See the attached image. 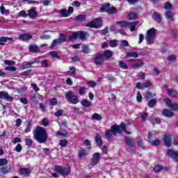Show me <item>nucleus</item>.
I'll list each match as a JSON object with an SVG mask.
<instances>
[{
    "label": "nucleus",
    "instance_id": "f257e3e1",
    "mask_svg": "<svg viewBox=\"0 0 178 178\" xmlns=\"http://www.w3.org/2000/svg\"><path fill=\"white\" fill-rule=\"evenodd\" d=\"M126 134H130V131H127L126 124L122 122L120 124H113L111 127V129H108L105 132V138L106 140H111L112 136H116V134H122L123 133Z\"/></svg>",
    "mask_w": 178,
    "mask_h": 178
},
{
    "label": "nucleus",
    "instance_id": "f03ea898",
    "mask_svg": "<svg viewBox=\"0 0 178 178\" xmlns=\"http://www.w3.org/2000/svg\"><path fill=\"white\" fill-rule=\"evenodd\" d=\"M33 138L39 143V144H44L48 140V134L45 128L37 126L33 131Z\"/></svg>",
    "mask_w": 178,
    "mask_h": 178
},
{
    "label": "nucleus",
    "instance_id": "7ed1b4c3",
    "mask_svg": "<svg viewBox=\"0 0 178 178\" xmlns=\"http://www.w3.org/2000/svg\"><path fill=\"white\" fill-rule=\"evenodd\" d=\"M54 172H56V173L65 177L72 173V168H70V165H54Z\"/></svg>",
    "mask_w": 178,
    "mask_h": 178
},
{
    "label": "nucleus",
    "instance_id": "20e7f679",
    "mask_svg": "<svg viewBox=\"0 0 178 178\" xmlns=\"http://www.w3.org/2000/svg\"><path fill=\"white\" fill-rule=\"evenodd\" d=\"M88 32H86L84 31H79L72 33V34L68 38V40L74 41V40H76V38L84 40H87V36L88 37Z\"/></svg>",
    "mask_w": 178,
    "mask_h": 178
},
{
    "label": "nucleus",
    "instance_id": "39448f33",
    "mask_svg": "<svg viewBox=\"0 0 178 178\" xmlns=\"http://www.w3.org/2000/svg\"><path fill=\"white\" fill-rule=\"evenodd\" d=\"M99 10L102 13H108V15L118 13V8L116 7H111V3H109L102 5Z\"/></svg>",
    "mask_w": 178,
    "mask_h": 178
},
{
    "label": "nucleus",
    "instance_id": "423d86ee",
    "mask_svg": "<svg viewBox=\"0 0 178 178\" xmlns=\"http://www.w3.org/2000/svg\"><path fill=\"white\" fill-rule=\"evenodd\" d=\"M65 99L69 102L70 104H72V105H76V104H79V97L77 95H73V91L68 90L65 95Z\"/></svg>",
    "mask_w": 178,
    "mask_h": 178
},
{
    "label": "nucleus",
    "instance_id": "0eeeda50",
    "mask_svg": "<svg viewBox=\"0 0 178 178\" xmlns=\"http://www.w3.org/2000/svg\"><path fill=\"white\" fill-rule=\"evenodd\" d=\"M59 38L58 39H55L51 42L50 49H54L56 45H59V44H62V42H66L67 37L66 35L63 33L59 34Z\"/></svg>",
    "mask_w": 178,
    "mask_h": 178
},
{
    "label": "nucleus",
    "instance_id": "6e6552de",
    "mask_svg": "<svg viewBox=\"0 0 178 178\" xmlns=\"http://www.w3.org/2000/svg\"><path fill=\"white\" fill-rule=\"evenodd\" d=\"M155 29L152 28L147 32L146 41L149 45L154 44V40H155Z\"/></svg>",
    "mask_w": 178,
    "mask_h": 178
},
{
    "label": "nucleus",
    "instance_id": "1a4fd4ad",
    "mask_svg": "<svg viewBox=\"0 0 178 178\" xmlns=\"http://www.w3.org/2000/svg\"><path fill=\"white\" fill-rule=\"evenodd\" d=\"M102 18H97L88 22L87 27H90V29H101V27H102Z\"/></svg>",
    "mask_w": 178,
    "mask_h": 178
},
{
    "label": "nucleus",
    "instance_id": "9d476101",
    "mask_svg": "<svg viewBox=\"0 0 178 178\" xmlns=\"http://www.w3.org/2000/svg\"><path fill=\"white\" fill-rule=\"evenodd\" d=\"M167 155H168L169 158H171L174 162H178V150L175 151L173 149H168L167 150Z\"/></svg>",
    "mask_w": 178,
    "mask_h": 178
},
{
    "label": "nucleus",
    "instance_id": "9b49d317",
    "mask_svg": "<svg viewBox=\"0 0 178 178\" xmlns=\"http://www.w3.org/2000/svg\"><path fill=\"white\" fill-rule=\"evenodd\" d=\"M100 161H101V154H99V152L95 153L90 161L91 166H97V165L99 163Z\"/></svg>",
    "mask_w": 178,
    "mask_h": 178
},
{
    "label": "nucleus",
    "instance_id": "f8f14e48",
    "mask_svg": "<svg viewBox=\"0 0 178 178\" xmlns=\"http://www.w3.org/2000/svg\"><path fill=\"white\" fill-rule=\"evenodd\" d=\"M163 141L165 147H167V148H170V147H172V134H166L164 135Z\"/></svg>",
    "mask_w": 178,
    "mask_h": 178
},
{
    "label": "nucleus",
    "instance_id": "ddd939ff",
    "mask_svg": "<svg viewBox=\"0 0 178 178\" xmlns=\"http://www.w3.org/2000/svg\"><path fill=\"white\" fill-rule=\"evenodd\" d=\"M104 60H105V57H104V55L98 54L94 58V63L97 66H101L102 65H104Z\"/></svg>",
    "mask_w": 178,
    "mask_h": 178
},
{
    "label": "nucleus",
    "instance_id": "4468645a",
    "mask_svg": "<svg viewBox=\"0 0 178 178\" xmlns=\"http://www.w3.org/2000/svg\"><path fill=\"white\" fill-rule=\"evenodd\" d=\"M0 99H5L6 101L12 102V101H13V97L12 96L9 95V93L6 91H1L0 92Z\"/></svg>",
    "mask_w": 178,
    "mask_h": 178
},
{
    "label": "nucleus",
    "instance_id": "2eb2a0df",
    "mask_svg": "<svg viewBox=\"0 0 178 178\" xmlns=\"http://www.w3.org/2000/svg\"><path fill=\"white\" fill-rule=\"evenodd\" d=\"M165 87L169 97H171V98H177V90L169 88L168 85H165Z\"/></svg>",
    "mask_w": 178,
    "mask_h": 178
},
{
    "label": "nucleus",
    "instance_id": "dca6fc26",
    "mask_svg": "<svg viewBox=\"0 0 178 178\" xmlns=\"http://www.w3.org/2000/svg\"><path fill=\"white\" fill-rule=\"evenodd\" d=\"M165 103L168 108H171L173 111H178V104L172 103V100L170 99H165Z\"/></svg>",
    "mask_w": 178,
    "mask_h": 178
},
{
    "label": "nucleus",
    "instance_id": "f3484780",
    "mask_svg": "<svg viewBox=\"0 0 178 178\" xmlns=\"http://www.w3.org/2000/svg\"><path fill=\"white\" fill-rule=\"evenodd\" d=\"M19 38L22 41H29V40H31V38H33V35L30 33H24L19 35Z\"/></svg>",
    "mask_w": 178,
    "mask_h": 178
},
{
    "label": "nucleus",
    "instance_id": "a211bd4d",
    "mask_svg": "<svg viewBox=\"0 0 178 178\" xmlns=\"http://www.w3.org/2000/svg\"><path fill=\"white\" fill-rule=\"evenodd\" d=\"M161 115L165 118H172L175 116V113L169 111L168 109L164 108L162 111Z\"/></svg>",
    "mask_w": 178,
    "mask_h": 178
},
{
    "label": "nucleus",
    "instance_id": "6ab92c4d",
    "mask_svg": "<svg viewBox=\"0 0 178 178\" xmlns=\"http://www.w3.org/2000/svg\"><path fill=\"white\" fill-rule=\"evenodd\" d=\"M29 51L32 54H38V52H40V47L35 44H32L29 45Z\"/></svg>",
    "mask_w": 178,
    "mask_h": 178
},
{
    "label": "nucleus",
    "instance_id": "aec40b11",
    "mask_svg": "<svg viewBox=\"0 0 178 178\" xmlns=\"http://www.w3.org/2000/svg\"><path fill=\"white\" fill-rule=\"evenodd\" d=\"M8 41H13V38L5 36L0 37V46L3 47V45L6 44Z\"/></svg>",
    "mask_w": 178,
    "mask_h": 178
},
{
    "label": "nucleus",
    "instance_id": "412c9836",
    "mask_svg": "<svg viewBox=\"0 0 178 178\" xmlns=\"http://www.w3.org/2000/svg\"><path fill=\"white\" fill-rule=\"evenodd\" d=\"M156 138V134H155V131H149L147 134V141L148 143H152L153 140Z\"/></svg>",
    "mask_w": 178,
    "mask_h": 178
},
{
    "label": "nucleus",
    "instance_id": "4be33fe9",
    "mask_svg": "<svg viewBox=\"0 0 178 178\" xmlns=\"http://www.w3.org/2000/svg\"><path fill=\"white\" fill-rule=\"evenodd\" d=\"M88 155V152H87V149L81 147L80 150L78 152V157L79 159H82V158H84V156H87Z\"/></svg>",
    "mask_w": 178,
    "mask_h": 178
},
{
    "label": "nucleus",
    "instance_id": "5701e85b",
    "mask_svg": "<svg viewBox=\"0 0 178 178\" xmlns=\"http://www.w3.org/2000/svg\"><path fill=\"white\" fill-rule=\"evenodd\" d=\"M124 143L128 147H134V141L129 136H124Z\"/></svg>",
    "mask_w": 178,
    "mask_h": 178
},
{
    "label": "nucleus",
    "instance_id": "b1692460",
    "mask_svg": "<svg viewBox=\"0 0 178 178\" xmlns=\"http://www.w3.org/2000/svg\"><path fill=\"white\" fill-rule=\"evenodd\" d=\"M95 141L96 144H97L98 147H102L104 145V142L102 141V138H101V136L99 134H97L95 138Z\"/></svg>",
    "mask_w": 178,
    "mask_h": 178
},
{
    "label": "nucleus",
    "instance_id": "393cba45",
    "mask_svg": "<svg viewBox=\"0 0 178 178\" xmlns=\"http://www.w3.org/2000/svg\"><path fill=\"white\" fill-rule=\"evenodd\" d=\"M102 55L106 59H109L113 56V51L111 50H106L103 52Z\"/></svg>",
    "mask_w": 178,
    "mask_h": 178
},
{
    "label": "nucleus",
    "instance_id": "a878e982",
    "mask_svg": "<svg viewBox=\"0 0 178 178\" xmlns=\"http://www.w3.org/2000/svg\"><path fill=\"white\" fill-rule=\"evenodd\" d=\"M19 174L22 175H30V173H31V172L30 171V169L27 168H21L19 170Z\"/></svg>",
    "mask_w": 178,
    "mask_h": 178
},
{
    "label": "nucleus",
    "instance_id": "bb28decb",
    "mask_svg": "<svg viewBox=\"0 0 178 178\" xmlns=\"http://www.w3.org/2000/svg\"><path fill=\"white\" fill-rule=\"evenodd\" d=\"M28 16L31 17V19H34L35 16H37V10L35 8H31L28 10Z\"/></svg>",
    "mask_w": 178,
    "mask_h": 178
},
{
    "label": "nucleus",
    "instance_id": "cd10ccee",
    "mask_svg": "<svg viewBox=\"0 0 178 178\" xmlns=\"http://www.w3.org/2000/svg\"><path fill=\"white\" fill-rule=\"evenodd\" d=\"M49 54L51 55V59L54 61L56 60V59H58L59 60H60V59H62V57H60V56H59V55H58L57 51H50Z\"/></svg>",
    "mask_w": 178,
    "mask_h": 178
},
{
    "label": "nucleus",
    "instance_id": "c85d7f7f",
    "mask_svg": "<svg viewBox=\"0 0 178 178\" xmlns=\"http://www.w3.org/2000/svg\"><path fill=\"white\" fill-rule=\"evenodd\" d=\"M152 18L156 22V23H161V22H162V17H161V15L158 13H154Z\"/></svg>",
    "mask_w": 178,
    "mask_h": 178
},
{
    "label": "nucleus",
    "instance_id": "c756f323",
    "mask_svg": "<svg viewBox=\"0 0 178 178\" xmlns=\"http://www.w3.org/2000/svg\"><path fill=\"white\" fill-rule=\"evenodd\" d=\"M138 24V22H128L127 27L129 28L130 31H134L136 30V26Z\"/></svg>",
    "mask_w": 178,
    "mask_h": 178
},
{
    "label": "nucleus",
    "instance_id": "7c9ffc66",
    "mask_svg": "<svg viewBox=\"0 0 178 178\" xmlns=\"http://www.w3.org/2000/svg\"><path fill=\"white\" fill-rule=\"evenodd\" d=\"M0 170L3 175H8L12 172V168L8 167H2L0 168Z\"/></svg>",
    "mask_w": 178,
    "mask_h": 178
},
{
    "label": "nucleus",
    "instance_id": "2f4dec72",
    "mask_svg": "<svg viewBox=\"0 0 178 178\" xmlns=\"http://www.w3.org/2000/svg\"><path fill=\"white\" fill-rule=\"evenodd\" d=\"M87 19V17L84 15H79L75 17V21L76 22H86Z\"/></svg>",
    "mask_w": 178,
    "mask_h": 178
},
{
    "label": "nucleus",
    "instance_id": "473e14b6",
    "mask_svg": "<svg viewBox=\"0 0 178 178\" xmlns=\"http://www.w3.org/2000/svg\"><path fill=\"white\" fill-rule=\"evenodd\" d=\"M165 16L166 17V19H168V20H171L172 22H173V20H175V19L173 18V13L172 11H166L165 13Z\"/></svg>",
    "mask_w": 178,
    "mask_h": 178
},
{
    "label": "nucleus",
    "instance_id": "72a5a7b5",
    "mask_svg": "<svg viewBox=\"0 0 178 178\" xmlns=\"http://www.w3.org/2000/svg\"><path fill=\"white\" fill-rule=\"evenodd\" d=\"M91 119L92 120H102V116L100 114L95 113L92 115Z\"/></svg>",
    "mask_w": 178,
    "mask_h": 178
},
{
    "label": "nucleus",
    "instance_id": "f704fd0d",
    "mask_svg": "<svg viewBox=\"0 0 178 178\" xmlns=\"http://www.w3.org/2000/svg\"><path fill=\"white\" fill-rule=\"evenodd\" d=\"M81 105H82V106H84L85 108H90V106H91V105H92V104L91 103V102L88 101V99H83L81 102Z\"/></svg>",
    "mask_w": 178,
    "mask_h": 178
},
{
    "label": "nucleus",
    "instance_id": "c9c22d12",
    "mask_svg": "<svg viewBox=\"0 0 178 178\" xmlns=\"http://www.w3.org/2000/svg\"><path fill=\"white\" fill-rule=\"evenodd\" d=\"M67 144H69V141H67V140L66 139H63V140L60 139L58 143V145H60V147H61V148H65V147H66Z\"/></svg>",
    "mask_w": 178,
    "mask_h": 178
},
{
    "label": "nucleus",
    "instance_id": "e433bc0d",
    "mask_svg": "<svg viewBox=\"0 0 178 178\" xmlns=\"http://www.w3.org/2000/svg\"><path fill=\"white\" fill-rule=\"evenodd\" d=\"M162 169H163V166L158 164L156 165L154 168H153V172L154 173H159V172H161V170H162Z\"/></svg>",
    "mask_w": 178,
    "mask_h": 178
},
{
    "label": "nucleus",
    "instance_id": "4c0bfd02",
    "mask_svg": "<svg viewBox=\"0 0 178 178\" xmlns=\"http://www.w3.org/2000/svg\"><path fill=\"white\" fill-rule=\"evenodd\" d=\"M118 65L120 67H121V69H123L124 70H126V69H129V66H127L126 63H124V61L123 60H120Z\"/></svg>",
    "mask_w": 178,
    "mask_h": 178
},
{
    "label": "nucleus",
    "instance_id": "58836bf2",
    "mask_svg": "<svg viewBox=\"0 0 178 178\" xmlns=\"http://www.w3.org/2000/svg\"><path fill=\"white\" fill-rule=\"evenodd\" d=\"M3 63L7 66H15L16 65V62L10 60H4Z\"/></svg>",
    "mask_w": 178,
    "mask_h": 178
},
{
    "label": "nucleus",
    "instance_id": "ea45409f",
    "mask_svg": "<svg viewBox=\"0 0 178 178\" xmlns=\"http://www.w3.org/2000/svg\"><path fill=\"white\" fill-rule=\"evenodd\" d=\"M116 24H118V26H120V27H127V26H129V22L127 21L117 22Z\"/></svg>",
    "mask_w": 178,
    "mask_h": 178
},
{
    "label": "nucleus",
    "instance_id": "a19ab883",
    "mask_svg": "<svg viewBox=\"0 0 178 178\" xmlns=\"http://www.w3.org/2000/svg\"><path fill=\"white\" fill-rule=\"evenodd\" d=\"M60 15H62L63 17H69L70 14L67 12V10L62 9L60 10Z\"/></svg>",
    "mask_w": 178,
    "mask_h": 178
},
{
    "label": "nucleus",
    "instance_id": "79ce46f5",
    "mask_svg": "<svg viewBox=\"0 0 178 178\" xmlns=\"http://www.w3.org/2000/svg\"><path fill=\"white\" fill-rule=\"evenodd\" d=\"M127 56H131V58H138V53H137V51L127 52Z\"/></svg>",
    "mask_w": 178,
    "mask_h": 178
},
{
    "label": "nucleus",
    "instance_id": "37998d69",
    "mask_svg": "<svg viewBox=\"0 0 178 178\" xmlns=\"http://www.w3.org/2000/svg\"><path fill=\"white\" fill-rule=\"evenodd\" d=\"M0 12L1 15H9V10H6L3 5L0 6Z\"/></svg>",
    "mask_w": 178,
    "mask_h": 178
},
{
    "label": "nucleus",
    "instance_id": "c03bdc74",
    "mask_svg": "<svg viewBox=\"0 0 178 178\" xmlns=\"http://www.w3.org/2000/svg\"><path fill=\"white\" fill-rule=\"evenodd\" d=\"M69 69L70 70L67 72V74H72V75L76 74V68H74V67L70 66Z\"/></svg>",
    "mask_w": 178,
    "mask_h": 178
},
{
    "label": "nucleus",
    "instance_id": "a18cd8bd",
    "mask_svg": "<svg viewBox=\"0 0 178 178\" xmlns=\"http://www.w3.org/2000/svg\"><path fill=\"white\" fill-rule=\"evenodd\" d=\"M30 131H31V121L28 122L26 127L24 130L25 133H30Z\"/></svg>",
    "mask_w": 178,
    "mask_h": 178
},
{
    "label": "nucleus",
    "instance_id": "49530a36",
    "mask_svg": "<svg viewBox=\"0 0 178 178\" xmlns=\"http://www.w3.org/2000/svg\"><path fill=\"white\" fill-rule=\"evenodd\" d=\"M156 104V100L152 99L148 102L149 108H154V106Z\"/></svg>",
    "mask_w": 178,
    "mask_h": 178
},
{
    "label": "nucleus",
    "instance_id": "de8ad7c7",
    "mask_svg": "<svg viewBox=\"0 0 178 178\" xmlns=\"http://www.w3.org/2000/svg\"><path fill=\"white\" fill-rule=\"evenodd\" d=\"M128 17L130 20H135V19H137V13H130L128 15Z\"/></svg>",
    "mask_w": 178,
    "mask_h": 178
},
{
    "label": "nucleus",
    "instance_id": "09e8293b",
    "mask_svg": "<svg viewBox=\"0 0 178 178\" xmlns=\"http://www.w3.org/2000/svg\"><path fill=\"white\" fill-rule=\"evenodd\" d=\"M8 165V159L5 158L0 159V166H6Z\"/></svg>",
    "mask_w": 178,
    "mask_h": 178
},
{
    "label": "nucleus",
    "instance_id": "8fccbe9b",
    "mask_svg": "<svg viewBox=\"0 0 178 178\" xmlns=\"http://www.w3.org/2000/svg\"><path fill=\"white\" fill-rule=\"evenodd\" d=\"M82 52L83 54H90V48L87 45H83L82 47Z\"/></svg>",
    "mask_w": 178,
    "mask_h": 178
},
{
    "label": "nucleus",
    "instance_id": "3c124183",
    "mask_svg": "<svg viewBox=\"0 0 178 178\" xmlns=\"http://www.w3.org/2000/svg\"><path fill=\"white\" fill-rule=\"evenodd\" d=\"M49 105L51 106H56V105H58V100L56 99V98H52L49 101Z\"/></svg>",
    "mask_w": 178,
    "mask_h": 178
},
{
    "label": "nucleus",
    "instance_id": "603ef678",
    "mask_svg": "<svg viewBox=\"0 0 178 178\" xmlns=\"http://www.w3.org/2000/svg\"><path fill=\"white\" fill-rule=\"evenodd\" d=\"M152 145H153L154 147H156L158 145H161V140H159V139L156 138L153 140L152 142Z\"/></svg>",
    "mask_w": 178,
    "mask_h": 178
},
{
    "label": "nucleus",
    "instance_id": "864d4df0",
    "mask_svg": "<svg viewBox=\"0 0 178 178\" xmlns=\"http://www.w3.org/2000/svg\"><path fill=\"white\" fill-rule=\"evenodd\" d=\"M110 47L111 48H116V47H118V40H111Z\"/></svg>",
    "mask_w": 178,
    "mask_h": 178
},
{
    "label": "nucleus",
    "instance_id": "5fc2aeb1",
    "mask_svg": "<svg viewBox=\"0 0 178 178\" xmlns=\"http://www.w3.org/2000/svg\"><path fill=\"white\" fill-rule=\"evenodd\" d=\"M25 143L27 147H31L33 145V140H31V138H25Z\"/></svg>",
    "mask_w": 178,
    "mask_h": 178
},
{
    "label": "nucleus",
    "instance_id": "6e6d98bb",
    "mask_svg": "<svg viewBox=\"0 0 178 178\" xmlns=\"http://www.w3.org/2000/svg\"><path fill=\"white\" fill-rule=\"evenodd\" d=\"M4 69L8 72H16L17 70V68L15 66L6 67Z\"/></svg>",
    "mask_w": 178,
    "mask_h": 178
},
{
    "label": "nucleus",
    "instance_id": "4d7b16f0",
    "mask_svg": "<svg viewBox=\"0 0 178 178\" xmlns=\"http://www.w3.org/2000/svg\"><path fill=\"white\" fill-rule=\"evenodd\" d=\"M22 67L23 69H29V67H33V63H24Z\"/></svg>",
    "mask_w": 178,
    "mask_h": 178
},
{
    "label": "nucleus",
    "instance_id": "13d9d810",
    "mask_svg": "<svg viewBox=\"0 0 178 178\" xmlns=\"http://www.w3.org/2000/svg\"><path fill=\"white\" fill-rule=\"evenodd\" d=\"M86 84L89 86V87H92V88H95V87H97V83L94 82L93 81H87Z\"/></svg>",
    "mask_w": 178,
    "mask_h": 178
},
{
    "label": "nucleus",
    "instance_id": "bf43d9fd",
    "mask_svg": "<svg viewBox=\"0 0 178 178\" xmlns=\"http://www.w3.org/2000/svg\"><path fill=\"white\" fill-rule=\"evenodd\" d=\"M86 92V87H80L79 90V95H84Z\"/></svg>",
    "mask_w": 178,
    "mask_h": 178
},
{
    "label": "nucleus",
    "instance_id": "052dcab7",
    "mask_svg": "<svg viewBox=\"0 0 178 178\" xmlns=\"http://www.w3.org/2000/svg\"><path fill=\"white\" fill-rule=\"evenodd\" d=\"M42 124L44 127H47L49 124V120L48 118H43L42 120Z\"/></svg>",
    "mask_w": 178,
    "mask_h": 178
},
{
    "label": "nucleus",
    "instance_id": "680f3d73",
    "mask_svg": "<svg viewBox=\"0 0 178 178\" xmlns=\"http://www.w3.org/2000/svg\"><path fill=\"white\" fill-rule=\"evenodd\" d=\"M18 16L19 17H27L28 14H27V13H26L25 10H22V11L19 12Z\"/></svg>",
    "mask_w": 178,
    "mask_h": 178
},
{
    "label": "nucleus",
    "instance_id": "e2e57ef3",
    "mask_svg": "<svg viewBox=\"0 0 178 178\" xmlns=\"http://www.w3.org/2000/svg\"><path fill=\"white\" fill-rule=\"evenodd\" d=\"M32 72H33V70H29L21 72L19 74L20 76H29Z\"/></svg>",
    "mask_w": 178,
    "mask_h": 178
},
{
    "label": "nucleus",
    "instance_id": "0e129e2a",
    "mask_svg": "<svg viewBox=\"0 0 178 178\" xmlns=\"http://www.w3.org/2000/svg\"><path fill=\"white\" fill-rule=\"evenodd\" d=\"M140 118L142 122H145V120H147V119L148 118V113H145L142 114Z\"/></svg>",
    "mask_w": 178,
    "mask_h": 178
},
{
    "label": "nucleus",
    "instance_id": "69168bd1",
    "mask_svg": "<svg viewBox=\"0 0 178 178\" xmlns=\"http://www.w3.org/2000/svg\"><path fill=\"white\" fill-rule=\"evenodd\" d=\"M62 115H63V110L62 109H60L54 113V116H56V118H59V116H62Z\"/></svg>",
    "mask_w": 178,
    "mask_h": 178
},
{
    "label": "nucleus",
    "instance_id": "338daca9",
    "mask_svg": "<svg viewBox=\"0 0 178 178\" xmlns=\"http://www.w3.org/2000/svg\"><path fill=\"white\" fill-rule=\"evenodd\" d=\"M136 101L137 102H141L143 101V96L141 95V93L140 92H137Z\"/></svg>",
    "mask_w": 178,
    "mask_h": 178
},
{
    "label": "nucleus",
    "instance_id": "774afa93",
    "mask_svg": "<svg viewBox=\"0 0 178 178\" xmlns=\"http://www.w3.org/2000/svg\"><path fill=\"white\" fill-rule=\"evenodd\" d=\"M151 98H154V95H152V92H147L145 95V99H147V101H148L149 99H151Z\"/></svg>",
    "mask_w": 178,
    "mask_h": 178
}]
</instances>
